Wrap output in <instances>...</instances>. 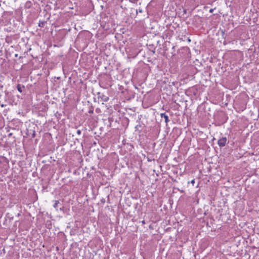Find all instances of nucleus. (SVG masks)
Instances as JSON below:
<instances>
[{
	"instance_id": "obj_1",
	"label": "nucleus",
	"mask_w": 259,
	"mask_h": 259,
	"mask_svg": "<svg viewBox=\"0 0 259 259\" xmlns=\"http://www.w3.org/2000/svg\"><path fill=\"white\" fill-rule=\"evenodd\" d=\"M172 31L170 30H165L162 34V37L164 39L168 40L170 39V37L171 36Z\"/></svg>"
},
{
	"instance_id": "obj_2",
	"label": "nucleus",
	"mask_w": 259,
	"mask_h": 259,
	"mask_svg": "<svg viewBox=\"0 0 259 259\" xmlns=\"http://www.w3.org/2000/svg\"><path fill=\"white\" fill-rule=\"evenodd\" d=\"M227 138L226 137H223L219 139L218 141V144L221 147L225 146L227 143Z\"/></svg>"
},
{
	"instance_id": "obj_3",
	"label": "nucleus",
	"mask_w": 259,
	"mask_h": 259,
	"mask_svg": "<svg viewBox=\"0 0 259 259\" xmlns=\"http://www.w3.org/2000/svg\"><path fill=\"white\" fill-rule=\"evenodd\" d=\"M160 116L161 118H164L165 122L166 123H167L168 122V121H169V119H168V116L167 115H166L165 113H161Z\"/></svg>"
},
{
	"instance_id": "obj_4",
	"label": "nucleus",
	"mask_w": 259,
	"mask_h": 259,
	"mask_svg": "<svg viewBox=\"0 0 259 259\" xmlns=\"http://www.w3.org/2000/svg\"><path fill=\"white\" fill-rule=\"evenodd\" d=\"M100 98L104 102H107L109 100V97L104 95H102Z\"/></svg>"
},
{
	"instance_id": "obj_5",
	"label": "nucleus",
	"mask_w": 259,
	"mask_h": 259,
	"mask_svg": "<svg viewBox=\"0 0 259 259\" xmlns=\"http://www.w3.org/2000/svg\"><path fill=\"white\" fill-rule=\"evenodd\" d=\"M24 85H21V84H18L17 86V89L18 90V91L20 92V93H22V89H24Z\"/></svg>"
},
{
	"instance_id": "obj_6",
	"label": "nucleus",
	"mask_w": 259,
	"mask_h": 259,
	"mask_svg": "<svg viewBox=\"0 0 259 259\" xmlns=\"http://www.w3.org/2000/svg\"><path fill=\"white\" fill-rule=\"evenodd\" d=\"M59 204V200H55L54 201V204L53 205V206L54 208L57 209L58 205Z\"/></svg>"
},
{
	"instance_id": "obj_7",
	"label": "nucleus",
	"mask_w": 259,
	"mask_h": 259,
	"mask_svg": "<svg viewBox=\"0 0 259 259\" xmlns=\"http://www.w3.org/2000/svg\"><path fill=\"white\" fill-rule=\"evenodd\" d=\"M46 22L45 21L39 22L38 26L41 27H43Z\"/></svg>"
},
{
	"instance_id": "obj_8",
	"label": "nucleus",
	"mask_w": 259,
	"mask_h": 259,
	"mask_svg": "<svg viewBox=\"0 0 259 259\" xmlns=\"http://www.w3.org/2000/svg\"><path fill=\"white\" fill-rule=\"evenodd\" d=\"M100 201L101 202L102 204H104L105 203V199L104 198H102L101 200H100Z\"/></svg>"
},
{
	"instance_id": "obj_9",
	"label": "nucleus",
	"mask_w": 259,
	"mask_h": 259,
	"mask_svg": "<svg viewBox=\"0 0 259 259\" xmlns=\"http://www.w3.org/2000/svg\"><path fill=\"white\" fill-rule=\"evenodd\" d=\"M81 131L80 130H78L77 131L76 133L77 135H80L81 134Z\"/></svg>"
},
{
	"instance_id": "obj_10",
	"label": "nucleus",
	"mask_w": 259,
	"mask_h": 259,
	"mask_svg": "<svg viewBox=\"0 0 259 259\" xmlns=\"http://www.w3.org/2000/svg\"><path fill=\"white\" fill-rule=\"evenodd\" d=\"M191 183L193 185H194V184L195 183V180L194 179L192 180L191 181Z\"/></svg>"
},
{
	"instance_id": "obj_11",
	"label": "nucleus",
	"mask_w": 259,
	"mask_h": 259,
	"mask_svg": "<svg viewBox=\"0 0 259 259\" xmlns=\"http://www.w3.org/2000/svg\"><path fill=\"white\" fill-rule=\"evenodd\" d=\"M213 10L214 9H211L210 10H209V12L210 13H212L213 12Z\"/></svg>"
},
{
	"instance_id": "obj_12",
	"label": "nucleus",
	"mask_w": 259,
	"mask_h": 259,
	"mask_svg": "<svg viewBox=\"0 0 259 259\" xmlns=\"http://www.w3.org/2000/svg\"><path fill=\"white\" fill-rule=\"evenodd\" d=\"M34 136H35V133H34L33 134V137H34Z\"/></svg>"
},
{
	"instance_id": "obj_13",
	"label": "nucleus",
	"mask_w": 259,
	"mask_h": 259,
	"mask_svg": "<svg viewBox=\"0 0 259 259\" xmlns=\"http://www.w3.org/2000/svg\"><path fill=\"white\" fill-rule=\"evenodd\" d=\"M89 112H90V113H91V112L93 113V111H89Z\"/></svg>"
}]
</instances>
